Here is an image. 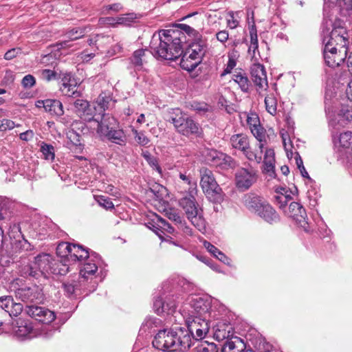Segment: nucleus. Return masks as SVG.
Here are the masks:
<instances>
[{
	"mask_svg": "<svg viewBox=\"0 0 352 352\" xmlns=\"http://www.w3.org/2000/svg\"><path fill=\"white\" fill-rule=\"evenodd\" d=\"M185 34L178 30H161L153 34L150 43L151 53L166 60H175L182 56L180 66L186 71L194 70L202 61L206 52L205 41L199 38L191 43L183 53Z\"/></svg>",
	"mask_w": 352,
	"mask_h": 352,
	"instance_id": "obj_1",
	"label": "nucleus"
},
{
	"mask_svg": "<svg viewBox=\"0 0 352 352\" xmlns=\"http://www.w3.org/2000/svg\"><path fill=\"white\" fill-rule=\"evenodd\" d=\"M152 344L155 348L164 351L184 352L190 347L192 340L188 333L181 329L179 332L163 329L158 331Z\"/></svg>",
	"mask_w": 352,
	"mask_h": 352,
	"instance_id": "obj_2",
	"label": "nucleus"
},
{
	"mask_svg": "<svg viewBox=\"0 0 352 352\" xmlns=\"http://www.w3.org/2000/svg\"><path fill=\"white\" fill-rule=\"evenodd\" d=\"M10 288L14 292L16 298L23 302L41 303L44 300L41 285H25L22 279L16 278L11 283Z\"/></svg>",
	"mask_w": 352,
	"mask_h": 352,
	"instance_id": "obj_3",
	"label": "nucleus"
},
{
	"mask_svg": "<svg viewBox=\"0 0 352 352\" xmlns=\"http://www.w3.org/2000/svg\"><path fill=\"white\" fill-rule=\"evenodd\" d=\"M179 206L185 211L187 218L200 232L206 231V222L203 217V211L198 206L193 196L185 197L179 200Z\"/></svg>",
	"mask_w": 352,
	"mask_h": 352,
	"instance_id": "obj_4",
	"label": "nucleus"
},
{
	"mask_svg": "<svg viewBox=\"0 0 352 352\" xmlns=\"http://www.w3.org/2000/svg\"><path fill=\"white\" fill-rule=\"evenodd\" d=\"M168 120L173 124L177 131L183 135L188 137L199 133V124L190 117L184 114L179 109L172 110Z\"/></svg>",
	"mask_w": 352,
	"mask_h": 352,
	"instance_id": "obj_5",
	"label": "nucleus"
},
{
	"mask_svg": "<svg viewBox=\"0 0 352 352\" xmlns=\"http://www.w3.org/2000/svg\"><path fill=\"white\" fill-rule=\"evenodd\" d=\"M199 173L200 186L204 193L211 201H220L222 199L221 188L217 184L212 170L203 167Z\"/></svg>",
	"mask_w": 352,
	"mask_h": 352,
	"instance_id": "obj_6",
	"label": "nucleus"
},
{
	"mask_svg": "<svg viewBox=\"0 0 352 352\" xmlns=\"http://www.w3.org/2000/svg\"><path fill=\"white\" fill-rule=\"evenodd\" d=\"M326 42V38L323 39L325 44H330L331 46H336L338 49L346 50L348 45V33L344 27V23L337 19L333 24V29L330 33L329 37Z\"/></svg>",
	"mask_w": 352,
	"mask_h": 352,
	"instance_id": "obj_7",
	"label": "nucleus"
},
{
	"mask_svg": "<svg viewBox=\"0 0 352 352\" xmlns=\"http://www.w3.org/2000/svg\"><path fill=\"white\" fill-rule=\"evenodd\" d=\"M57 253L61 256L74 261H82L89 257L87 249L84 248L82 245L69 243L59 244L57 248Z\"/></svg>",
	"mask_w": 352,
	"mask_h": 352,
	"instance_id": "obj_8",
	"label": "nucleus"
},
{
	"mask_svg": "<svg viewBox=\"0 0 352 352\" xmlns=\"http://www.w3.org/2000/svg\"><path fill=\"white\" fill-rule=\"evenodd\" d=\"M232 146L241 151L250 161L260 163L262 160L261 152L253 151L250 148L248 138L243 133L235 134L230 140Z\"/></svg>",
	"mask_w": 352,
	"mask_h": 352,
	"instance_id": "obj_9",
	"label": "nucleus"
},
{
	"mask_svg": "<svg viewBox=\"0 0 352 352\" xmlns=\"http://www.w3.org/2000/svg\"><path fill=\"white\" fill-rule=\"evenodd\" d=\"M258 179L256 171L252 168H239L234 174V184L239 191L250 189Z\"/></svg>",
	"mask_w": 352,
	"mask_h": 352,
	"instance_id": "obj_10",
	"label": "nucleus"
},
{
	"mask_svg": "<svg viewBox=\"0 0 352 352\" xmlns=\"http://www.w3.org/2000/svg\"><path fill=\"white\" fill-rule=\"evenodd\" d=\"M186 323L190 337L192 336L197 340L203 339L208 332V322L200 316L189 315L186 318Z\"/></svg>",
	"mask_w": 352,
	"mask_h": 352,
	"instance_id": "obj_11",
	"label": "nucleus"
},
{
	"mask_svg": "<svg viewBox=\"0 0 352 352\" xmlns=\"http://www.w3.org/2000/svg\"><path fill=\"white\" fill-rule=\"evenodd\" d=\"M38 278H47L50 274H61L54 267L53 258L49 254H41L34 258L32 261Z\"/></svg>",
	"mask_w": 352,
	"mask_h": 352,
	"instance_id": "obj_12",
	"label": "nucleus"
},
{
	"mask_svg": "<svg viewBox=\"0 0 352 352\" xmlns=\"http://www.w3.org/2000/svg\"><path fill=\"white\" fill-rule=\"evenodd\" d=\"M347 50L325 44L323 55L325 63L331 67L339 66L346 58Z\"/></svg>",
	"mask_w": 352,
	"mask_h": 352,
	"instance_id": "obj_13",
	"label": "nucleus"
},
{
	"mask_svg": "<svg viewBox=\"0 0 352 352\" xmlns=\"http://www.w3.org/2000/svg\"><path fill=\"white\" fill-rule=\"evenodd\" d=\"M91 123V126H96V131L100 135H104L116 125V120L108 113H99L94 117Z\"/></svg>",
	"mask_w": 352,
	"mask_h": 352,
	"instance_id": "obj_14",
	"label": "nucleus"
},
{
	"mask_svg": "<svg viewBox=\"0 0 352 352\" xmlns=\"http://www.w3.org/2000/svg\"><path fill=\"white\" fill-rule=\"evenodd\" d=\"M285 213L306 232L309 231L306 212L302 205L298 202L292 201Z\"/></svg>",
	"mask_w": 352,
	"mask_h": 352,
	"instance_id": "obj_15",
	"label": "nucleus"
},
{
	"mask_svg": "<svg viewBox=\"0 0 352 352\" xmlns=\"http://www.w3.org/2000/svg\"><path fill=\"white\" fill-rule=\"evenodd\" d=\"M25 311L30 317L45 324H49L56 318L53 311L42 307L30 305L26 307Z\"/></svg>",
	"mask_w": 352,
	"mask_h": 352,
	"instance_id": "obj_16",
	"label": "nucleus"
},
{
	"mask_svg": "<svg viewBox=\"0 0 352 352\" xmlns=\"http://www.w3.org/2000/svg\"><path fill=\"white\" fill-rule=\"evenodd\" d=\"M206 160L208 163L222 168H233L235 166L234 160L225 153L212 150L208 152Z\"/></svg>",
	"mask_w": 352,
	"mask_h": 352,
	"instance_id": "obj_17",
	"label": "nucleus"
},
{
	"mask_svg": "<svg viewBox=\"0 0 352 352\" xmlns=\"http://www.w3.org/2000/svg\"><path fill=\"white\" fill-rule=\"evenodd\" d=\"M74 111L85 121L90 122L96 116L94 113L96 110V107H92L87 100L77 99L74 102Z\"/></svg>",
	"mask_w": 352,
	"mask_h": 352,
	"instance_id": "obj_18",
	"label": "nucleus"
},
{
	"mask_svg": "<svg viewBox=\"0 0 352 352\" xmlns=\"http://www.w3.org/2000/svg\"><path fill=\"white\" fill-rule=\"evenodd\" d=\"M265 202V200L262 197L252 192L243 195L241 198L243 206L253 213L260 211V208Z\"/></svg>",
	"mask_w": 352,
	"mask_h": 352,
	"instance_id": "obj_19",
	"label": "nucleus"
},
{
	"mask_svg": "<svg viewBox=\"0 0 352 352\" xmlns=\"http://www.w3.org/2000/svg\"><path fill=\"white\" fill-rule=\"evenodd\" d=\"M60 90L62 94L69 97L78 96L77 82L70 74H65L61 78Z\"/></svg>",
	"mask_w": 352,
	"mask_h": 352,
	"instance_id": "obj_20",
	"label": "nucleus"
},
{
	"mask_svg": "<svg viewBox=\"0 0 352 352\" xmlns=\"http://www.w3.org/2000/svg\"><path fill=\"white\" fill-rule=\"evenodd\" d=\"M87 33V28L86 27H78L72 28L68 30L65 34V39L59 43H57L56 46L58 48H67L72 46L70 42L72 41H76L83 37Z\"/></svg>",
	"mask_w": 352,
	"mask_h": 352,
	"instance_id": "obj_21",
	"label": "nucleus"
},
{
	"mask_svg": "<svg viewBox=\"0 0 352 352\" xmlns=\"http://www.w3.org/2000/svg\"><path fill=\"white\" fill-rule=\"evenodd\" d=\"M251 76L254 85L260 89L267 87V74L263 65L254 64L251 67Z\"/></svg>",
	"mask_w": 352,
	"mask_h": 352,
	"instance_id": "obj_22",
	"label": "nucleus"
},
{
	"mask_svg": "<svg viewBox=\"0 0 352 352\" xmlns=\"http://www.w3.org/2000/svg\"><path fill=\"white\" fill-rule=\"evenodd\" d=\"M246 349L243 340L238 336L232 337L223 344L221 352H243Z\"/></svg>",
	"mask_w": 352,
	"mask_h": 352,
	"instance_id": "obj_23",
	"label": "nucleus"
},
{
	"mask_svg": "<svg viewBox=\"0 0 352 352\" xmlns=\"http://www.w3.org/2000/svg\"><path fill=\"white\" fill-rule=\"evenodd\" d=\"M259 210L260 211L256 212L255 214H256L265 221L270 223H273L278 221V214L266 201Z\"/></svg>",
	"mask_w": 352,
	"mask_h": 352,
	"instance_id": "obj_24",
	"label": "nucleus"
},
{
	"mask_svg": "<svg viewBox=\"0 0 352 352\" xmlns=\"http://www.w3.org/2000/svg\"><path fill=\"white\" fill-rule=\"evenodd\" d=\"M38 102L43 104L45 110L51 115L61 116L64 113L63 104L58 100L47 99Z\"/></svg>",
	"mask_w": 352,
	"mask_h": 352,
	"instance_id": "obj_25",
	"label": "nucleus"
},
{
	"mask_svg": "<svg viewBox=\"0 0 352 352\" xmlns=\"http://www.w3.org/2000/svg\"><path fill=\"white\" fill-rule=\"evenodd\" d=\"M152 227L149 228L153 230L159 236H161L162 229L171 233L173 231V228L164 219L155 214V218L152 220V223H148Z\"/></svg>",
	"mask_w": 352,
	"mask_h": 352,
	"instance_id": "obj_26",
	"label": "nucleus"
},
{
	"mask_svg": "<svg viewBox=\"0 0 352 352\" xmlns=\"http://www.w3.org/2000/svg\"><path fill=\"white\" fill-rule=\"evenodd\" d=\"M263 163L265 171L271 177H275V153L273 149L267 148L265 150Z\"/></svg>",
	"mask_w": 352,
	"mask_h": 352,
	"instance_id": "obj_27",
	"label": "nucleus"
},
{
	"mask_svg": "<svg viewBox=\"0 0 352 352\" xmlns=\"http://www.w3.org/2000/svg\"><path fill=\"white\" fill-rule=\"evenodd\" d=\"M146 50L138 49L132 54L130 62L135 70L142 69L144 63L146 62Z\"/></svg>",
	"mask_w": 352,
	"mask_h": 352,
	"instance_id": "obj_28",
	"label": "nucleus"
},
{
	"mask_svg": "<svg viewBox=\"0 0 352 352\" xmlns=\"http://www.w3.org/2000/svg\"><path fill=\"white\" fill-rule=\"evenodd\" d=\"M191 307L193 310L191 313L196 314L197 316L201 317L208 311V303L201 297H196L191 300Z\"/></svg>",
	"mask_w": 352,
	"mask_h": 352,
	"instance_id": "obj_29",
	"label": "nucleus"
},
{
	"mask_svg": "<svg viewBox=\"0 0 352 352\" xmlns=\"http://www.w3.org/2000/svg\"><path fill=\"white\" fill-rule=\"evenodd\" d=\"M153 308L158 315L165 312L170 314L175 311L176 306L174 302H165L162 298H157L154 301Z\"/></svg>",
	"mask_w": 352,
	"mask_h": 352,
	"instance_id": "obj_30",
	"label": "nucleus"
},
{
	"mask_svg": "<svg viewBox=\"0 0 352 352\" xmlns=\"http://www.w3.org/2000/svg\"><path fill=\"white\" fill-rule=\"evenodd\" d=\"M232 80L239 85L242 91L245 93L249 91L250 82L245 72H235L232 75Z\"/></svg>",
	"mask_w": 352,
	"mask_h": 352,
	"instance_id": "obj_31",
	"label": "nucleus"
},
{
	"mask_svg": "<svg viewBox=\"0 0 352 352\" xmlns=\"http://www.w3.org/2000/svg\"><path fill=\"white\" fill-rule=\"evenodd\" d=\"M104 136H105L111 142L120 146L125 145L126 143V135L122 129H116L114 128Z\"/></svg>",
	"mask_w": 352,
	"mask_h": 352,
	"instance_id": "obj_32",
	"label": "nucleus"
},
{
	"mask_svg": "<svg viewBox=\"0 0 352 352\" xmlns=\"http://www.w3.org/2000/svg\"><path fill=\"white\" fill-rule=\"evenodd\" d=\"M18 274L24 278H39L33 261L21 264L18 267Z\"/></svg>",
	"mask_w": 352,
	"mask_h": 352,
	"instance_id": "obj_33",
	"label": "nucleus"
},
{
	"mask_svg": "<svg viewBox=\"0 0 352 352\" xmlns=\"http://www.w3.org/2000/svg\"><path fill=\"white\" fill-rule=\"evenodd\" d=\"M115 102L116 100H113L111 96L107 93H102L97 98V104L101 111V113L106 109L112 107Z\"/></svg>",
	"mask_w": 352,
	"mask_h": 352,
	"instance_id": "obj_34",
	"label": "nucleus"
},
{
	"mask_svg": "<svg viewBox=\"0 0 352 352\" xmlns=\"http://www.w3.org/2000/svg\"><path fill=\"white\" fill-rule=\"evenodd\" d=\"M98 270V264L95 261L92 263V260L86 262L80 270V275L82 278L88 279L89 276H93Z\"/></svg>",
	"mask_w": 352,
	"mask_h": 352,
	"instance_id": "obj_35",
	"label": "nucleus"
},
{
	"mask_svg": "<svg viewBox=\"0 0 352 352\" xmlns=\"http://www.w3.org/2000/svg\"><path fill=\"white\" fill-rule=\"evenodd\" d=\"M214 338L218 341L228 340L233 336V329L230 325H223L221 328H218L214 334Z\"/></svg>",
	"mask_w": 352,
	"mask_h": 352,
	"instance_id": "obj_36",
	"label": "nucleus"
},
{
	"mask_svg": "<svg viewBox=\"0 0 352 352\" xmlns=\"http://www.w3.org/2000/svg\"><path fill=\"white\" fill-rule=\"evenodd\" d=\"M252 133L256 138V139L259 142L258 144V152H261V155H263V149L264 147V143L266 142L265 140V130L263 127L261 126H258V127H254L251 130Z\"/></svg>",
	"mask_w": 352,
	"mask_h": 352,
	"instance_id": "obj_37",
	"label": "nucleus"
},
{
	"mask_svg": "<svg viewBox=\"0 0 352 352\" xmlns=\"http://www.w3.org/2000/svg\"><path fill=\"white\" fill-rule=\"evenodd\" d=\"M265 104L267 111L272 116L277 113V100L274 94H268L265 98Z\"/></svg>",
	"mask_w": 352,
	"mask_h": 352,
	"instance_id": "obj_38",
	"label": "nucleus"
},
{
	"mask_svg": "<svg viewBox=\"0 0 352 352\" xmlns=\"http://www.w3.org/2000/svg\"><path fill=\"white\" fill-rule=\"evenodd\" d=\"M250 43L248 49V52L250 54L251 52L252 51V56H254L256 52H258V43L256 30L254 26H252V28L250 30Z\"/></svg>",
	"mask_w": 352,
	"mask_h": 352,
	"instance_id": "obj_39",
	"label": "nucleus"
},
{
	"mask_svg": "<svg viewBox=\"0 0 352 352\" xmlns=\"http://www.w3.org/2000/svg\"><path fill=\"white\" fill-rule=\"evenodd\" d=\"M338 141L340 146L351 148L352 153V132L346 131L340 133Z\"/></svg>",
	"mask_w": 352,
	"mask_h": 352,
	"instance_id": "obj_40",
	"label": "nucleus"
},
{
	"mask_svg": "<svg viewBox=\"0 0 352 352\" xmlns=\"http://www.w3.org/2000/svg\"><path fill=\"white\" fill-rule=\"evenodd\" d=\"M132 133L133 135H134V139L135 142L139 145L146 146L149 144L150 140L143 131H138L137 129L133 128Z\"/></svg>",
	"mask_w": 352,
	"mask_h": 352,
	"instance_id": "obj_41",
	"label": "nucleus"
},
{
	"mask_svg": "<svg viewBox=\"0 0 352 352\" xmlns=\"http://www.w3.org/2000/svg\"><path fill=\"white\" fill-rule=\"evenodd\" d=\"M198 352H218L217 345L213 342L203 341L196 346Z\"/></svg>",
	"mask_w": 352,
	"mask_h": 352,
	"instance_id": "obj_42",
	"label": "nucleus"
},
{
	"mask_svg": "<svg viewBox=\"0 0 352 352\" xmlns=\"http://www.w3.org/2000/svg\"><path fill=\"white\" fill-rule=\"evenodd\" d=\"M41 151L43 157L46 160L53 161L55 157L54 148L53 146L47 144H43L41 147Z\"/></svg>",
	"mask_w": 352,
	"mask_h": 352,
	"instance_id": "obj_43",
	"label": "nucleus"
},
{
	"mask_svg": "<svg viewBox=\"0 0 352 352\" xmlns=\"http://www.w3.org/2000/svg\"><path fill=\"white\" fill-rule=\"evenodd\" d=\"M240 12L230 11L228 13L227 25L230 29H234L239 25V14Z\"/></svg>",
	"mask_w": 352,
	"mask_h": 352,
	"instance_id": "obj_44",
	"label": "nucleus"
},
{
	"mask_svg": "<svg viewBox=\"0 0 352 352\" xmlns=\"http://www.w3.org/2000/svg\"><path fill=\"white\" fill-rule=\"evenodd\" d=\"M12 217V212L10 208L6 206V204L0 205V225L3 226V223L9 221Z\"/></svg>",
	"mask_w": 352,
	"mask_h": 352,
	"instance_id": "obj_45",
	"label": "nucleus"
},
{
	"mask_svg": "<svg viewBox=\"0 0 352 352\" xmlns=\"http://www.w3.org/2000/svg\"><path fill=\"white\" fill-rule=\"evenodd\" d=\"M236 65V56L233 54H228V61L226 65V67L221 74V76H223L226 74H230L233 69Z\"/></svg>",
	"mask_w": 352,
	"mask_h": 352,
	"instance_id": "obj_46",
	"label": "nucleus"
},
{
	"mask_svg": "<svg viewBox=\"0 0 352 352\" xmlns=\"http://www.w3.org/2000/svg\"><path fill=\"white\" fill-rule=\"evenodd\" d=\"M143 156L153 169L157 171L160 174L162 173V168L158 164V162L155 157L152 156L148 151L144 152Z\"/></svg>",
	"mask_w": 352,
	"mask_h": 352,
	"instance_id": "obj_47",
	"label": "nucleus"
},
{
	"mask_svg": "<svg viewBox=\"0 0 352 352\" xmlns=\"http://www.w3.org/2000/svg\"><path fill=\"white\" fill-rule=\"evenodd\" d=\"M13 298L11 296H3L0 297V311H4L8 314L10 306L12 304Z\"/></svg>",
	"mask_w": 352,
	"mask_h": 352,
	"instance_id": "obj_48",
	"label": "nucleus"
},
{
	"mask_svg": "<svg viewBox=\"0 0 352 352\" xmlns=\"http://www.w3.org/2000/svg\"><path fill=\"white\" fill-rule=\"evenodd\" d=\"M32 330V327L31 324L25 322L24 324H21L18 326L15 333L19 337H25L31 333Z\"/></svg>",
	"mask_w": 352,
	"mask_h": 352,
	"instance_id": "obj_49",
	"label": "nucleus"
},
{
	"mask_svg": "<svg viewBox=\"0 0 352 352\" xmlns=\"http://www.w3.org/2000/svg\"><path fill=\"white\" fill-rule=\"evenodd\" d=\"M23 309V306L22 304L19 302H15L14 300H12V304L10 306V308L8 311V314L12 317V316H18L21 314Z\"/></svg>",
	"mask_w": 352,
	"mask_h": 352,
	"instance_id": "obj_50",
	"label": "nucleus"
},
{
	"mask_svg": "<svg viewBox=\"0 0 352 352\" xmlns=\"http://www.w3.org/2000/svg\"><path fill=\"white\" fill-rule=\"evenodd\" d=\"M96 201L100 206L104 208L105 209H112L114 208V205L111 199L104 196H98L96 199Z\"/></svg>",
	"mask_w": 352,
	"mask_h": 352,
	"instance_id": "obj_51",
	"label": "nucleus"
},
{
	"mask_svg": "<svg viewBox=\"0 0 352 352\" xmlns=\"http://www.w3.org/2000/svg\"><path fill=\"white\" fill-rule=\"evenodd\" d=\"M247 123L249 126L250 129L254 127H258L260 125L259 118L256 113H251L247 117Z\"/></svg>",
	"mask_w": 352,
	"mask_h": 352,
	"instance_id": "obj_52",
	"label": "nucleus"
},
{
	"mask_svg": "<svg viewBox=\"0 0 352 352\" xmlns=\"http://www.w3.org/2000/svg\"><path fill=\"white\" fill-rule=\"evenodd\" d=\"M275 200L279 205L280 208H283L286 206L287 202L291 199L290 195H285L281 191L280 195L274 196Z\"/></svg>",
	"mask_w": 352,
	"mask_h": 352,
	"instance_id": "obj_53",
	"label": "nucleus"
},
{
	"mask_svg": "<svg viewBox=\"0 0 352 352\" xmlns=\"http://www.w3.org/2000/svg\"><path fill=\"white\" fill-rule=\"evenodd\" d=\"M36 83L35 78L31 75L28 74L23 77L21 81V85L25 89L32 88Z\"/></svg>",
	"mask_w": 352,
	"mask_h": 352,
	"instance_id": "obj_54",
	"label": "nucleus"
},
{
	"mask_svg": "<svg viewBox=\"0 0 352 352\" xmlns=\"http://www.w3.org/2000/svg\"><path fill=\"white\" fill-rule=\"evenodd\" d=\"M67 138L75 146H80V136L74 130H69L67 133Z\"/></svg>",
	"mask_w": 352,
	"mask_h": 352,
	"instance_id": "obj_55",
	"label": "nucleus"
},
{
	"mask_svg": "<svg viewBox=\"0 0 352 352\" xmlns=\"http://www.w3.org/2000/svg\"><path fill=\"white\" fill-rule=\"evenodd\" d=\"M15 126L14 122L8 119L0 120V131H6L7 130H11Z\"/></svg>",
	"mask_w": 352,
	"mask_h": 352,
	"instance_id": "obj_56",
	"label": "nucleus"
},
{
	"mask_svg": "<svg viewBox=\"0 0 352 352\" xmlns=\"http://www.w3.org/2000/svg\"><path fill=\"white\" fill-rule=\"evenodd\" d=\"M295 160H296V164L298 169L300 170L302 176L305 178H309V174L307 172V170H305V168L303 165L302 160L298 153H296Z\"/></svg>",
	"mask_w": 352,
	"mask_h": 352,
	"instance_id": "obj_57",
	"label": "nucleus"
},
{
	"mask_svg": "<svg viewBox=\"0 0 352 352\" xmlns=\"http://www.w3.org/2000/svg\"><path fill=\"white\" fill-rule=\"evenodd\" d=\"M56 76V73L51 69H43L41 72V77L43 80L46 81H50L53 79H55Z\"/></svg>",
	"mask_w": 352,
	"mask_h": 352,
	"instance_id": "obj_58",
	"label": "nucleus"
},
{
	"mask_svg": "<svg viewBox=\"0 0 352 352\" xmlns=\"http://www.w3.org/2000/svg\"><path fill=\"white\" fill-rule=\"evenodd\" d=\"M21 53V49L20 48H12L8 52H6L4 55V58L6 60H12L17 55Z\"/></svg>",
	"mask_w": 352,
	"mask_h": 352,
	"instance_id": "obj_59",
	"label": "nucleus"
},
{
	"mask_svg": "<svg viewBox=\"0 0 352 352\" xmlns=\"http://www.w3.org/2000/svg\"><path fill=\"white\" fill-rule=\"evenodd\" d=\"M204 246L206 249L211 253L214 256H216L219 250L214 245L211 244L210 242L205 241L204 242Z\"/></svg>",
	"mask_w": 352,
	"mask_h": 352,
	"instance_id": "obj_60",
	"label": "nucleus"
},
{
	"mask_svg": "<svg viewBox=\"0 0 352 352\" xmlns=\"http://www.w3.org/2000/svg\"><path fill=\"white\" fill-rule=\"evenodd\" d=\"M192 107L198 112H206L209 109V106L207 104L197 102H195L192 104Z\"/></svg>",
	"mask_w": 352,
	"mask_h": 352,
	"instance_id": "obj_61",
	"label": "nucleus"
},
{
	"mask_svg": "<svg viewBox=\"0 0 352 352\" xmlns=\"http://www.w3.org/2000/svg\"><path fill=\"white\" fill-rule=\"evenodd\" d=\"M179 177L186 184H188L190 186H195L196 184L192 182L191 177L189 175H186V173H179Z\"/></svg>",
	"mask_w": 352,
	"mask_h": 352,
	"instance_id": "obj_62",
	"label": "nucleus"
},
{
	"mask_svg": "<svg viewBox=\"0 0 352 352\" xmlns=\"http://www.w3.org/2000/svg\"><path fill=\"white\" fill-rule=\"evenodd\" d=\"M229 34L226 30H221L216 34V37L221 43H225L228 39Z\"/></svg>",
	"mask_w": 352,
	"mask_h": 352,
	"instance_id": "obj_63",
	"label": "nucleus"
},
{
	"mask_svg": "<svg viewBox=\"0 0 352 352\" xmlns=\"http://www.w3.org/2000/svg\"><path fill=\"white\" fill-rule=\"evenodd\" d=\"M64 292L68 295L71 296L74 293L75 287L72 283H65L63 284Z\"/></svg>",
	"mask_w": 352,
	"mask_h": 352,
	"instance_id": "obj_64",
	"label": "nucleus"
}]
</instances>
